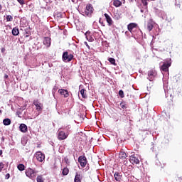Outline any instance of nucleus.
Listing matches in <instances>:
<instances>
[{"label":"nucleus","mask_w":182,"mask_h":182,"mask_svg":"<svg viewBox=\"0 0 182 182\" xmlns=\"http://www.w3.org/2000/svg\"><path fill=\"white\" fill-rule=\"evenodd\" d=\"M38 161H40V163H42L45 160V154H42L41 151H38L35 154Z\"/></svg>","instance_id":"nucleus-7"},{"label":"nucleus","mask_w":182,"mask_h":182,"mask_svg":"<svg viewBox=\"0 0 182 182\" xmlns=\"http://www.w3.org/2000/svg\"><path fill=\"white\" fill-rule=\"evenodd\" d=\"M62 59L63 62H71L73 59V54L69 53L68 51H65L63 53Z\"/></svg>","instance_id":"nucleus-2"},{"label":"nucleus","mask_w":182,"mask_h":182,"mask_svg":"<svg viewBox=\"0 0 182 182\" xmlns=\"http://www.w3.org/2000/svg\"><path fill=\"white\" fill-rule=\"evenodd\" d=\"M12 35L14 36H18V35H19V28H18L17 27H14L12 29Z\"/></svg>","instance_id":"nucleus-19"},{"label":"nucleus","mask_w":182,"mask_h":182,"mask_svg":"<svg viewBox=\"0 0 182 182\" xmlns=\"http://www.w3.org/2000/svg\"><path fill=\"white\" fill-rule=\"evenodd\" d=\"M129 161L130 163H132V164H140V160L137 159V157L134 156H131L129 158Z\"/></svg>","instance_id":"nucleus-10"},{"label":"nucleus","mask_w":182,"mask_h":182,"mask_svg":"<svg viewBox=\"0 0 182 182\" xmlns=\"http://www.w3.org/2000/svg\"><path fill=\"white\" fill-rule=\"evenodd\" d=\"M0 11H2V5L0 4Z\"/></svg>","instance_id":"nucleus-41"},{"label":"nucleus","mask_w":182,"mask_h":182,"mask_svg":"<svg viewBox=\"0 0 182 182\" xmlns=\"http://www.w3.org/2000/svg\"><path fill=\"white\" fill-rule=\"evenodd\" d=\"M3 123L4 126H9L11 124V119L9 118L4 119Z\"/></svg>","instance_id":"nucleus-23"},{"label":"nucleus","mask_w":182,"mask_h":182,"mask_svg":"<svg viewBox=\"0 0 182 182\" xmlns=\"http://www.w3.org/2000/svg\"><path fill=\"white\" fill-rule=\"evenodd\" d=\"M156 76H157V72H156V70H150L148 71V79L150 82H153Z\"/></svg>","instance_id":"nucleus-5"},{"label":"nucleus","mask_w":182,"mask_h":182,"mask_svg":"<svg viewBox=\"0 0 182 182\" xmlns=\"http://www.w3.org/2000/svg\"><path fill=\"white\" fill-rule=\"evenodd\" d=\"M171 66V63L170 61L165 62L161 67V70L163 72H168V68Z\"/></svg>","instance_id":"nucleus-6"},{"label":"nucleus","mask_w":182,"mask_h":182,"mask_svg":"<svg viewBox=\"0 0 182 182\" xmlns=\"http://www.w3.org/2000/svg\"><path fill=\"white\" fill-rule=\"evenodd\" d=\"M0 156H2V150H0Z\"/></svg>","instance_id":"nucleus-42"},{"label":"nucleus","mask_w":182,"mask_h":182,"mask_svg":"<svg viewBox=\"0 0 182 182\" xmlns=\"http://www.w3.org/2000/svg\"><path fill=\"white\" fill-rule=\"evenodd\" d=\"M113 5L116 8H119V6H122V1L120 0H114Z\"/></svg>","instance_id":"nucleus-21"},{"label":"nucleus","mask_w":182,"mask_h":182,"mask_svg":"<svg viewBox=\"0 0 182 182\" xmlns=\"http://www.w3.org/2000/svg\"><path fill=\"white\" fill-rule=\"evenodd\" d=\"M33 105L36 106L37 112H42V107H43V105L39 103V101L34 100Z\"/></svg>","instance_id":"nucleus-9"},{"label":"nucleus","mask_w":182,"mask_h":182,"mask_svg":"<svg viewBox=\"0 0 182 182\" xmlns=\"http://www.w3.org/2000/svg\"><path fill=\"white\" fill-rule=\"evenodd\" d=\"M4 77H5V79H8V77H9L8 75H5Z\"/></svg>","instance_id":"nucleus-40"},{"label":"nucleus","mask_w":182,"mask_h":182,"mask_svg":"<svg viewBox=\"0 0 182 182\" xmlns=\"http://www.w3.org/2000/svg\"><path fill=\"white\" fill-rule=\"evenodd\" d=\"M0 113H2V111L0 109Z\"/></svg>","instance_id":"nucleus-44"},{"label":"nucleus","mask_w":182,"mask_h":182,"mask_svg":"<svg viewBox=\"0 0 182 182\" xmlns=\"http://www.w3.org/2000/svg\"><path fill=\"white\" fill-rule=\"evenodd\" d=\"M119 159H121V160H124L127 159V154H126V152L122 151L119 153Z\"/></svg>","instance_id":"nucleus-20"},{"label":"nucleus","mask_w":182,"mask_h":182,"mask_svg":"<svg viewBox=\"0 0 182 182\" xmlns=\"http://www.w3.org/2000/svg\"><path fill=\"white\" fill-rule=\"evenodd\" d=\"M37 182H43V176L42 175H40L37 176Z\"/></svg>","instance_id":"nucleus-29"},{"label":"nucleus","mask_w":182,"mask_h":182,"mask_svg":"<svg viewBox=\"0 0 182 182\" xmlns=\"http://www.w3.org/2000/svg\"><path fill=\"white\" fill-rule=\"evenodd\" d=\"M99 23H100V25H102V26H106V25L105 24V22H103V20L102 19V18H100Z\"/></svg>","instance_id":"nucleus-33"},{"label":"nucleus","mask_w":182,"mask_h":182,"mask_svg":"<svg viewBox=\"0 0 182 182\" xmlns=\"http://www.w3.org/2000/svg\"><path fill=\"white\" fill-rule=\"evenodd\" d=\"M20 132L22 133H26L28 132V126L25 124H21L19 126Z\"/></svg>","instance_id":"nucleus-15"},{"label":"nucleus","mask_w":182,"mask_h":182,"mask_svg":"<svg viewBox=\"0 0 182 182\" xmlns=\"http://www.w3.org/2000/svg\"><path fill=\"white\" fill-rule=\"evenodd\" d=\"M6 19L7 22H12V21L14 20V17H12V16L11 15H7Z\"/></svg>","instance_id":"nucleus-26"},{"label":"nucleus","mask_w":182,"mask_h":182,"mask_svg":"<svg viewBox=\"0 0 182 182\" xmlns=\"http://www.w3.org/2000/svg\"><path fill=\"white\" fill-rule=\"evenodd\" d=\"M36 174H38V171H35L34 169L28 168L27 170H26V176L31 180H35V178H36Z\"/></svg>","instance_id":"nucleus-1"},{"label":"nucleus","mask_w":182,"mask_h":182,"mask_svg":"<svg viewBox=\"0 0 182 182\" xmlns=\"http://www.w3.org/2000/svg\"><path fill=\"white\" fill-rule=\"evenodd\" d=\"M58 93L64 97H69V92L67 90L60 89L58 90Z\"/></svg>","instance_id":"nucleus-13"},{"label":"nucleus","mask_w":182,"mask_h":182,"mask_svg":"<svg viewBox=\"0 0 182 182\" xmlns=\"http://www.w3.org/2000/svg\"><path fill=\"white\" fill-rule=\"evenodd\" d=\"M114 19H117V21H119V19H120V18H121L120 14H119L117 13L114 14Z\"/></svg>","instance_id":"nucleus-31"},{"label":"nucleus","mask_w":182,"mask_h":182,"mask_svg":"<svg viewBox=\"0 0 182 182\" xmlns=\"http://www.w3.org/2000/svg\"><path fill=\"white\" fill-rule=\"evenodd\" d=\"M69 174V168H64L63 170V176H68Z\"/></svg>","instance_id":"nucleus-25"},{"label":"nucleus","mask_w":182,"mask_h":182,"mask_svg":"<svg viewBox=\"0 0 182 182\" xmlns=\"http://www.w3.org/2000/svg\"><path fill=\"white\" fill-rule=\"evenodd\" d=\"M134 28H137V23H130L127 25V29L131 33L133 32Z\"/></svg>","instance_id":"nucleus-12"},{"label":"nucleus","mask_w":182,"mask_h":182,"mask_svg":"<svg viewBox=\"0 0 182 182\" xmlns=\"http://www.w3.org/2000/svg\"><path fill=\"white\" fill-rule=\"evenodd\" d=\"M119 96H120V97H122V99H123V97H124V92H123V90H119Z\"/></svg>","instance_id":"nucleus-32"},{"label":"nucleus","mask_w":182,"mask_h":182,"mask_svg":"<svg viewBox=\"0 0 182 182\" xmlns=\"http://www.w3.org/2000/svg\"><path fill=\"white\" fill-rule=\"evenodd\" d=\"M108 60L110 62L111 65H114L116 66V60L113 58H109Z\"/></svg>","instance_id":"nucleus-27"},{"label":"nucleus","mask_w":182,"mask_h":182,"mask_svg":"<svg viewBox=\"0 0 182 182\" xmlns=\"http://www.w3.org/2000/svg\"><path fill=\"white\" fill-rule=\"evenodd\" d=\"M68 136H69V134L65 133L63 131H60L58 133V139L60 141L66 140V139H68Z\"/></svg>","instance_id":"nucleus-8"},{"label":"nucleus","mask_w":182,"mask_h":182,"mask_svg":"<svg viewBox=\"0 0 182 182\" xmlns=\"http://www.w3.org/2000/svg\"><path fill=\"white\" fill-rule=\"evenodd\" d=\"M74 182H82V175L76 173L74 178Z\"/></svg>","instance_id":"nucleus-18"},{"label":"nucleus","mask_w":182,"mask_h":182,"mask_svg":"<svg viewBox=\"0 0 182 182\" xmlns=\"http://www.w3.org/2000/svg\"><path fill=\"white\" fill-rule=\"evenodd\" d=\"M146 28L149 32L153 31V28H154V21H153V20H149L147 23Z\"/></svg>","instance_id":"nucleus-11"},{"label":"nucleus","mask_w":182,"mask_h":182,"mask_svg":"<svg viewBox=\"0 0 182 182\" xmlns=\"http://www.w3.org/2000/svg\"><path fill=\"white\" fill-rule=\"evenodd\" d=\"M5 50H6L5 48H1V53H5Z\"/></svg>","instance_id":"nucleus-38"},{"label":"nucleus","mask_w":182,"mask_h":182,"mask_svg":"<svg viewBox=\"0 0 182 182\" xmlns=\"http://www.w3.org/2000/svg\"><path fill=\"white\" fill-rule=\"evenodd\" d=\"M5 167V164L2 162L0 163V173L2 171V169Z\"/></svg>","instance_id":"nucleus-34"},{"label":"nucleus","mask_w":182,"mask_h":182,"mask_svg":"<svg viewBox=\"0 0 182 182\" xmlns=\"http://www.w3.org/2000/svg\"><path fill=\"white\" fill-rule=\"evenodd\" d=\"M43 44L46 46H47V48H49V46H50V38L45 37L43 41Z\"/></svg>","instance_id":"nucleus-17"},{"label":"nucleus","mask_w":182,"mask_h":182,"mask_svg":"<svg viewBox=\"0 0 182 182\" xmlns=\"http://www.w3.org/2000/svg\"><path fill=\"white\" fill-rule=\"evenodd\" d=\"M17 168L19 171H23L25 170V165L20 164L17 166Z\"/></svg>","instance_id":"nucleus-24"},{"label":"nucleus","mask_w":182,"mask_h":182,"mask_svg":"<svg viewBox=\"0 0 182 182\" xmlns=\"http://www.w3.org/2000/svg\"><path fill=\"white\" fill-rule=\"evenodd\" d=\"M104 15L109 26H112V25H113V20L112 19V17H110L107 14H105Z\"/></svg>","instance_id":"nucleus-14"},{"label":"nucleus","mask_w":182,"mask_h":182,"mask_svg":"<svg viewBox=\"0 0 182 182\" xmlns=\"http://www.w3.org/2000/svg\"><path fill=\"white\" fill-rule=\"evenodd\" d=\"M17 1L18 2V4H20V5H23L25 4V1H23V0H17Z\"/></svg>","instance_id":"nucleus-36"},{"label":"nucleus","mask_w":182,"mask_h":182,"mask_svg":"<svg viewBox=\"0 0 182 182\" xmlns=\"http://www.w3.org/2000/svg\"><path fill=\"white\" fill-rule=\"evenodd\" d=\"M80 92L82 99H87V94L86 93L85 89H82Z\"/></svg>","instance_id":"nucleus-22"},{"label":"nucleus","mask_w":182,"mask_h":182,"mask_svg":"<svg viewBox=\"0 0 182 182\" xmlns=\"http://www.w3.org/2000/svg\"><path fill=\"white\" fill-rule=\"evenodd\" d=\"M93 11H95V9H93V6H92V4H87L85 10V14L87 16H92Z\"/></svg>","instance_id":"nucleus-4"},{"label":"nucleus","mask_w":182,"mask_h":182,"mask_svg":"<svg viewBox=\"0 0 182 182\" xmlns=\"http://www.w3.org/2000/svg\"><path fill=\"white\" fill-rule=\"evenodd\" d=\"M78 163H80V165L82 168H85L86 167V164H87V159H86L85 156H80L78 158Z\"/></svg>","instance_id":"nucleus-3"},{"label":"nucleus","mask_w":182,"mask_h":182,"mask_svg":"<svg viewBox=\"0 0 182 182\" xmlns=\"http://www.w3.org/2000/svg\"><path fill=\"white\" fill-rule=\"evenodd\" d=\"M93 41V38H92L91 40H90V41L92 42Z\"/></svg>","instance_id":"nucleus-43"},{"label":"nucleus","mask_w":182,"mask_h":182,"mask_svg":"<svg viewBox=\"0 0 182 182\" xmlns=\"http://www.w3.org/2000/svg\"><path fill=\"white\" fill-rule=\"evenodd\" d=\"M123 112H124V110L123 111ZM125 114V112H124V114Z\"/></svg>","instance_id":"nucleus-45"},{"label":"nucleus","mask_w":182,"mask_h":182,"mask_svg":"<svg viewBox=\"0 0 182 182\" xmlns=\"http://www.w3.org/2000/svg\"><path fill=\"white\" fill-rule=\"evenodd\" d=\"M119 106H121L122 109H127V104L126 102H122Z\"/></svg>","instance_id":"nucleus-28"},{"label":"nucleus","mask_w":182,"mask_h":182,"mask_svg":"<svg viewBox=\"0 0 182 182\" xmlns=\"http://www.w3.org/2000/svg\"><path fill=\"white\" fill-rule=\"evenodd\" d=\"M64 161L68 166H70V161L69 160V158H64Z\"/></svg>","instance_id":"nucleus-30"},{"label":"nucleus","mask_w":182,"mask_h":182,"mask_svg":"<svg viewBox=\"0 0 182 182\" xmlns=\"http://www.w3.org/2000/svg\"><path fill=\"white\" fill-rule=\"evenodd\" d=\"M114 177L116 181H122V175L121 173L115 172Z\"/></svg>","instance_id":"nucleus-16"},{"label":"nucleus","mask_w":182,"mask_h":182,"mask_svg":"<svg viewBox=\"0 0 182 182\" xmlns=\"http://www.w3.org/2000/svg\"><path fill=\"white\" fill-rule=\"evenodd\" d=\"M26 38H28L29 36V33H28V31L26 30Z\"/></svg>","instance_id":"nucleus-39"},{"label":"nucleus","mask_w":182,"mask_h":182,"mask_svg":"<svg viewBox=\"0 0 182 182\" xmlns=\"http://www.w3.org/2000/svg\"><path fill=\"white\" fill-rule=\"evenodd\" d=\"M11 177V175L9 173L6 174L5 178L6 180H9V178Z\"/></svg>","instance_id":"nucleus-37"},{"label":"nucleus","mask_w":182,"mask_h":182,"mask_svg":"<svg viewBox=\"0 0 182 182\" xmlns=\"http://www.w3.org/2000/svg\"><path fill=\"white\" fill-rule=\"evenodd\" d=\"M141 2L144 6H147L148 5L147 0H141Z\"/></svg>","instance_id":"nucleus-35"}]
</instances>
